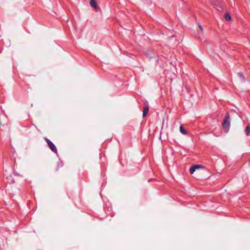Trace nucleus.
<instances>
[{"instance_id": "nucleus-4", "label": "nucleus", "mask_w": 250, "mask_h": 250, "mask_svg": "<svg viewBox=\"0 0 250 250\" xmlns=\"http://www.w3.org/2000/svg\"><path fill=\"white\" fill-rule=\"evenodd\" d=\"M145 106L144 107L143 112V117L144 118L148 112V103L147 101H146L144 103Z\"/></svg>"}, {"instance_id": "nucleus-1", "label": "nucleus", "mask_w": 250, "mask_h": 250, "mask_svg": "<svg viewBox=\"0 0 250 250\" xmlns=\"http://www.w3.org/2000/svg\"><path fill=\"white\" fill-rule=\"evenodd\" d=\"M222 126L226 132H228L230 127L229 115L227 113L222 123Z\"/></svg>"}, {"instance_id": "nucleus-10", "label": "nucleus", "mask_w": 250, "mask_h": 250, "mask_svg": "<svg viewBox=\"0 0 250 250\" xmlns=\"http://www.w3.org/2000/svg\"><path fill=\"white\" fill-rule=\"evenodd\" d=\"M196 170V169L195 168V167H194L193 166H192L190 168V173L191 174H193L194 173V172Z\"/></svg>"}, {"instance_id": "nucleus-11", "label": "nucleus", "mask_w": 250, "mask_h": 250, "mask_svg": "<svg viewBox=\"0 0 250 250\" xmlns=\"http://www.w3.org/2000/svg\"><path fill=\"white\" fill-rule=\"evenodd\" d=\"M193 166L194 167H195V168L196 169L204 167L202 166L199 165H194V166Z\"/></svg>"}, {"instance_id": "nucleus-8", "label": "nucleus", "mask_w": 250, "mask_h": 250, "mask_svg": "<svg viewBox=\"0 0 250 250\" xmlns=\"http://www.w3.org/2000/svg\"><path fill=\"white\" fill-rule=\"evenodd\" d=\"M238 75L239 76V77H240V78L241 79V80L242 82L245 81V80H246L245 77L242 73H241V72L238 73Z\"/></svg>"}, {"instance_id": "nucleus-12", "label": "nucleus", "mask_w": 250, "mask_h": 250, "mask_svg": "<svg viewBox=\"0 0 250 250\" xmlns=\"http://www.w3.org/2000/svg\"><path fill=\"white\" fill-rule=\"evenodd\" d=\"M198 26H199V28H200V29L201 30V31H203V28L202 26L200 24H199V23H198Z\"/></svg>"}, {"instance_id": "nucleus-3", "label": "nucleus", "mask_w": 250, "mask_h": 250, "mask_svg": "<svg viewBox=\"0 0 250 250\" xmlns=\"http://www.w3.org/2000/svg\"><path fill=\"white\" fill-rule=\"evenodd\" d=\"M210 2L216 6H218L219 8H222L223 6V2L221 0H209Z\"/></svg>"}, {"instance_id": "nucleus-6", "label": "nucleus", "mask_w": 250, "mask_h": 250, "mask_svg": "<svg viewBox=\"0 0 250 250\" xmlns=\"http://www.w3.org/2000/svg\"><path fill=\"white\" fill-rule=\"evenodd\" d=\"M180 131L184 135H186L188 133L187 131L184 129L183 125L180 126Z\"/></svg>"}, {"instance_id": "nucleus-7", "label": "nucleus", "mask_w": 250, "mask_h": 250, "mask_svg": "<svg viewBox=\"0 0 250 250\" xmlns=\"http://www.w3.org/2000/svg\"><path fill=\"white\" fill-rule=\"evenodd\" d=\"M224 18L227 21H230L231 19L230 14L228 13L225 14Z\"/></svg>"}, {"instance_id": "nucleus-9", "label": "nucleus", "mask_w": 250, "mask_h": 250, "mask_svg": "<svg viewBox=\"0 0 250 250\" xmlns=\"http://www.w3.org/2000/svg\"><path fill=\"white\" fill-rule=\"evenodd\" d=\"M245 132L247 135H249L250 133V125H248L245 130Z\"/></svg>"}, {"instance_id": "nucleus-13", "label": "nucleus", "mask_w": 250, "mask_h": 250, "mask_svg": "<svg viewBox=\"0 0 250 250\" xmlns=\"http://www.w3.org/2000/svg\"><path fill=\"white\" fill-rule=\"evenodd\" d=\"M14 174L15 176H22V175H20L19 173H18L17 172H16V171H15L14 172Z\"/></svg>"}, {"instance_id": "nucleus-2", "label": "nucleus", "mask_w": 250, "mask_h": 250, "mask_svg": "<svg viewBox=\"0 0 250 250\" xmlns=\"http://www.w3.org/2000/svg\"><path fill=\"white\" fill-rule=\"evenodd\" d=\"M44 140L46 142L49 148L52 150V152L57 153V149L55 146V145L48 139L45 138Z\"/></svg>"}, {"instance_id": "nucleus-5", "label": "nucleus", "mask_w": 250, "mask_h": 250, "mask_svg": "<svg viewBox=\"0 0 250 250\" xmlns=\"http://www.w3.org/2000/svg\"><path fill=\"white\" fill-rule=\"evenodd\" d=\"M90 4L91 7L96 8L97 7V4L95 0H91L90 2Z\"/></svg>"}]
</instances>
